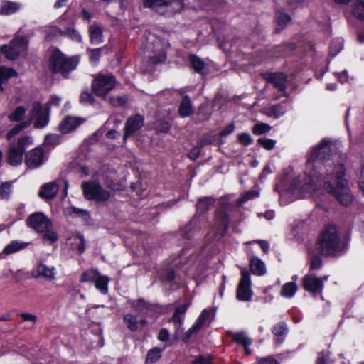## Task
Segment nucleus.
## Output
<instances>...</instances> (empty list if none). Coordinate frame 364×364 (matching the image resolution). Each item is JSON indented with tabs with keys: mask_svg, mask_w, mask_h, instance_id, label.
Segmentation results:
<instances>
[{
	"mask_svg": "<svg viewBox=\"0 0 364 364\" xmlns=\"http://www.w3.org/2000/svg\"><path fill=\"white\" fill-rule=\"evenodd\" d=\"M171 123L161 119H157L154 124V128L157 132H168L171 129Z\"/></svg>",
	"mask_w": 364,
	"mask_h": 364,
	"instance_id": "nucleus-46",
	"label": "nucleus"
},
{
	"mask_svg": "<svg viewBox=\"0 0 364 364\" xmlns=\"http://www.w3.org/2000/svg\"><path fill=\"white\" fill-rule=\"evenodd\" d=\"M31 124V121H24L16 125L14 128H12L6 134V137L8 140H11L14 136L17 135L19 132H21L23 129L28 127Z\"/></svg>",
	"mask_w": 364,
	"mask_h": 364,
	"instance_id": "nucleus-37",
	"label": "nucleus"
},
{
	"mask_svg": "<svg viewBox=\"0 0 364 364\" xmlns=\"http://www.w3.org/2000/svg\"><path fill=\"white\" fill-rule=\"evenodd\" d=\"M63 36H67L71 40L81 43L82 39L80 33L75 28H66L63 31Z\"/></svg>",
	"mask_w": 364,
	"mask_h": 364,
	"instance_id": "nucleus-43",
	"label": "nucleus"
},
{
	"mask_svg": "<svg viewBox=\"0 0 364 364\" xmlns=\"http://www.w3.org/2000/svg\"><path fill=\"white\" fill-rule=\"evenodd\" d=\"M24 151L15 144H11L8 148L6 161L12 166H20L23 162Z\"/></svg>",
	"mask_w": 364,
	"mask_h": 364,
	"instance_id": "nucleus-17",
	"label": "nucleus"
},
{
	"mask_svg": "<svg viewBox=\"0 0 364 364\" xmlns=\"http://www.w3.org/2000/svg\"><path fill=\"white\" fill-rule=\"evenodd\" d=\"M235 124L234 123H231L225 127L220 133L219 136L221 137L226 136L230 134H232L235 130Z\"/></svg>",
	"mask_w": 364,
	"mask_h": 364,
	"instance_id": "nucleus-59",
	"label": "nucleus"
},
{
	"mask_svg": "<svg viewBox=\"0 0 364 364\" xmlns=\"http://www.w3.org/2000/svg\"><path fill=\"white\" fill-rule=\"evenodd\" d=\"M50 109L48 105L43 106L41 103L36 102L33 104L31 110L30 111V119H35L33 127L36 129H42L45 127L49 122Z\"/></svg>",
	"mask_w": 364,
	"mask_h": 364,
	"instance_id": "nucleus-7",
	"label": "nucleus"
},
{
	"mask_svg": "<svg viewBox=\"0 0 364 364\" xmlns=\"http://www.w3.org/2000/svg\"><path fill=\"white\" fill-rule=\"evenodd\" d=\"M20 316L24 322H31L33 324H36L37 322V316L34 314L29 313H22Z\"/></svg>",
	"mask_w": 364,
	"mask_h": 364,
	"instance_id": "nucleus-58",
	"label": "nucleus"
},
{
	"mask_svg": "<svg viewBox=\"0 0 364 364\" xmlns=\"http://www.w3.org/2000/svg\"><path fill=\"white\" fill-rule=\"evenodd\" d=\"M12 192V183L4 182L0 185V198L2 200H9Z\"/></svg>",
	"mask_w": 364,
	"mask_h": 364,
	"instance_id": "nucleus-40",
	"label": "nucleus"
},
{
	"mask_svg": "<svg viewBox=\"0 0 364 364\" xmlns=\"http://www.w3.org/2000/svg\"><path fill=\"white\" fill-rule=\"evenodd\" d=\"M284 100H282V104H276L270 106L265 110V114L269 117H273L274 118H279L282 116L287 109V107L290 106V102L287 95H282Z\"/></svg>",
	"mask_w": 364,
	"mask_h": 364,
	"instance_id": "nucleus-18",
	"label": "nucleus"
},
{
	"mask_svg": "<svg viewBox=\"0 0 364 364\" xmlns=\"http://www.w3.org/2000/svg\"><path fill=\"white\" fill-rule=\"evenodd\" d=\"M258 364H279L276 359L272 357H266L261 358Z\"/></svg>",
	"mask_w": 364,
	"mask_h": 364,
	"instance_id": "nucleus-64",
	"label": "nucleus"
},
{
	"mask_svg": "<svg viewBox=\"0 0 364 364\" xmlns=\"http://www.w3.org/2000/svg\"><path fill=\"white\" fill-rule=\"evenodd\" d=\"M84 122L83 118L67 116L60 123L59 129L62 134H68L76 129Z\"/></svg>",
	"mask_w": 364,
	"mask_h": 364,
	"instance_id": "nucleus-16",
	"label": "nucleus"
},
{
	"mask_svg": "<svg viewBox=\"0 0 364 364\" xmlns=\"http://www.w3.org/2000/svg\"><path fill=\"white\" fill-rule=\"evenodd\" d=\"M158 339L161 341L165 342L169 339V333L167 329L162 328L159 333Z\"/></svg>",
	"mask_w": 364,
	"mask_h": 364,
	"instance_id": "nucleus-63",
	"label": "nucleus"
},
{
	"mask_svg": "<svg viewBox=\"0 0 364 364\" xmlns=\"http://www.w3.org/2000/svg\"><path fill=\"white\" fill-rule=\"evenodd\" d=\"M188 304H184L176 307L173 316L170 318V321H172L174 323L177 333L183 331L181 326L183 322L184 315L188 308Z\"/></svg>",
	"mask_w": 364,
	"mask_h": 364,
	"instance_id": "nucleus-20",
	"label": "nucleus"
},
{
	"mask_svg": "<svg viewBox=\"0 0 364 364\" xmlns=\"http://www.w3.org/2000/svg\"><path fill=\"white\" fill-rule=\"evenodd\" d=\"M302 285L306 291L314 296L321 294L323 289V279L311 273L303 277Z\"/></svg>",
	"mask_w": 364,
	"mask_h": 364,
	"instance_id": "nucleus-13",
	"label": "nucleus"
},
{
	"mask_svg": "<svg viewBox=\"0 0 364 364\" xmlns=\"http://www.w3.org/2000/svg\"><path fill=\"white\" fill-rule=\"evenodd\" d=\"M60 136L57 134H49L46 136L45 141L48 144H56L59 142Z\"/></svg>",
	"mask_w": 364,
	"mask_h": 364,
	"instance_id": "nucleus-61",
	"label": "nucleus"
},
{
	"mask_svg": "<svg viewBox=\"0 0 364 364\" xmlns=\"http://www.w3.org/2000/svg\"><path fill=\"white\" fill-rule=\"evenodd\" d=\"M233 342L243 346L245 353L247 355L251 354L250 346L252 344V340L247 336L246 333L241 332H229Z\"/></svg>",
	"mask_w": 364,
	"mask_h": 364,
	"instance_id": "nucleus-19",
	"label": "nucleus"
},
{
	"mask_svg": "<svg viewBox=\"0 0 364 364\" xmlns=\"http://www.w3.org/2000/svg\"><path fill=\"white\" fill-rule=\"evenodd\" d=\"M109 92H82L80 97V101L82 104L94 105L95 97L101 99H105L107 94Z\"/></svg>",
	"mask_w": 364,
	"mask_h": 364,
	"instance_id": "nucleus-23",
	"label": "nucleus"
},
{
	"mask_svg": "<svg viewBox=\"0 0 364 364\" xmlns=\"http://www.w3.org/2000/svg\"><path fill=\"white\" fill-rule=\"evenodd\" d=\"M123 321L127 328L131 331H136L138 329L139 320L136 316L131 314H125L123 317Z\"/></svg>",
	"mask_w": 364,
	"mask_h": 364,
	"instance_id": "nucleus-30",
	"label": "nucleus"
},
{
	"mask_svg": "<svg viewBox=\"0 0 364 364\" xmlns=\"http://www.w3.org/2000/svg\"><path fill=\"white\" fill-rule=\"evenodd\" d=\"M193 112V107L188 96H185L181 101L179 109L178 114L181 117H186L190 116Z\"/></svg>",
	"mask_w": 364,
	"mask_h": 364,
	"instance_id": "nucleus-26",
	"label": "nucleus"
},
{
	"mask_svg": "<svg viewBox=\"0 0 364 364\" xmlns=\"http://www.w3.org/2000/svg\"><path fill=\"white\" fill-rule=\"evenodd\" d=\"M109 279L106 276L99 275L95 282V287L102 294L108 291Z\"/></svg>",
	"mask_w": 364,
	"mask_h": 364,
	"instance_id": "nucleus-35",
	"label": "nucleus"
},
{
	"mask_svg": "<svg viewBox=\"0 0 364 364\" xmlns=\"http://www.w3.org/2000/svg\"><path fill=\"white\" fill-rule=\"evenodd\" d=\"M310 262V271L319 269L322 265V261L319 256L318 255H311L309 258Z\"/></svg>",
	"mask_w": 364,
	"mask_h": 364,
	"instance_id": "nucleus-50",
	"label": "nucleus"
},
{
	"mask_svg": "<svg viewBox=\"0 0 364 364\" xmlns=\"http://www.w3.org/2000/svg\"><path fill=\"white\" fill-rule=\"evenodd\" d=\"M337 149L336 142L323 139L308 152L306 170L309 171V176L300 187L302 197L311 195L317 188L323 186L342 205H348L351 203L353 196L347 181L344 178L345 168L343 164H338L332 173L323 176L324 169L323 162L329 160L331 156L336 155Z\"/></svg>",
	"mask_w": 364,
	"mask_h": 364,
	"instance_id": "nucleus-1",
	"label": "nucleus"
},
{
	"mask_svg": "<svg viewBox=\"0 0 364 364\" xmlns=\"http://www.w3.org/2000/svg\"><path fill=\"white\" fill-rule=\"evenodd\" d=\"M251 243H258L260 245V247L262 248V250L265 253H267L269 250V242L266 240H253L251 242H246V245L251 244Z\"/></svg>",
	"mask_w": 364,
	"mask_h": 364,
	"instance_id": "nucleus-60",
	"label": "nucleus"
},
{
	"mask_svg": "<svg viewBox=\"0 0 364 364\" xmlns=\"http://www.w3.org/2000/svg\"><path fill=\"white\" fill-rule=\"evenodd\" d=\"M164 348H154L150 350L146 355V362L148 363H156L161 356V352Z\"/></svg>",
	"mask_w": 364,
	"mask_h": 364,
	"instance_id": "nucleus-38",
	"label": "nucleus"
},
{
	"mask_svg": "<svg viewBox=\"0 0 364 364\" xmlns=\"http://www.w3.org/2000/svg\"><path fill=\"white\" fill-rule=\"evenodd\" d=\"M266 78L275 88L280 91L286 90L287 76L284 73H269L267 75Z\"/></svg>",
	"mask_w": 364,
	"mask_h": 364,
	"instance_id": "nucleus-21",
	"label": "nucleus"
},
{
	"mask_svg": "<svg viewBox=\"0 0 364 364\" xmlns=\"http://www.w3.org/2000/svg\"><path fill=\"white\" fill-rule=\"evenodd\" d=\"M85 197L87 200L105 202L110 197V193L104 189L97 181H87L82 183Z\"/></svg>",
	"mask_w": 364,
	"mask_h": 364,
	"instance_id": "nucleus-6",
	"label": "nucleus"
},
{
	"mask_svg": "<svg viewBox=\"0 0 364 364\" xmlns=\"http://www.w3.org/2000/svg\"><path fill=\"white\" fill-rule=\"evenodd\" d=\"M26 112V110L23 107L18 106L9 115V119L11 122H20L24 118Z\"/></svg>",
	"mask_w": 364,
	"mask_h": 364,
	"instance_id": "nucleus-39",
	"label": "nucleus"
},
{
	"mask_svg": "<svg viewBox=\"0 0 364 364\" xmlns=\"http://www.w3.org/2000/svg\"><path fill=\"white\" fill-rule=\"evenodd\" d=\"M257 143L267 150H272L274 148L276 141L267 138H259Z\"/></svg>",
	"mask_w": 364,
	"mask_h": 364,
	"instance_id": "nucleus-51",
	"label": "nucleus"
},
{
	"mask_svg": "<svg viewBox=\"0 0 364 364\" xmlns=\"http://www.w3.org/2000/svg\"><path fill=\"white\" fill-rule=\"evenodd\" d=\"M33 144V139L30 136H23L20 137L18 139V141L15 145L18 146L23 151L25 152V150L27 147Z\"/></svg>",
	"mask_w": 364,
	"mask_h": 364,
	"instance_id": "nucleus-47",
	"label": "nucleus"
},
{
	"mask_svg": "<svg viewBox=\"0 0 364 364\" xmlns=\"http://www.w3.org/2000/svg\"><path fill=\"white\" fill-rule=\"evenodd\" d=\"M318 251L324 256H336L342 253L341 238L334 225L325 228L318 239Z\"/></svg>",
	"mask_w": 364,
	"mask_h": 364,
	"instance_id": "nucleus-2",
	"label": "nucleus"
},
{
	"mask_svg": "<svg viewBox=\"0 0 364 364\" xmlns=\"http://www.w3.org/2000/svg\"><path fill=\"white\" fill-rule=\"evenodd\" d=\"M79 63L77 55L68 57L58 48H53L48 60V68L53 73H60L68 77L70 72L74 70Z\"/></svg>",
	"mask_w": 364,
	"mask_h": 364,
	"instance_id": "nucleus-3",
	"label": "nucleus"
},
{
	"mask_svg": "<svg viewBox=\"0 0 364 364\" xmlns=\"http://www.w3.org/2000/svg\"><path fill=\"white\" fill-rule=\"evenodd\" d=\"M215 203L214 198L211 197H205L200 198L196 204V208L201 213L205 212L210 210Z\"/></svg>",
	"mask_w": 364,
	"mask_h": 364,
	"instance_id": "nucleus-29",
	"label": "nucleus"
},
{
	"mask_svg": "<svg viewBox=\"0 0 364 364\" xmlns=\"http://www.w3.org/2000/svg\"><path fill=\"white\" fill-rule=\"evenodd\" d=\"M316 364H333V360L330 358V352L328 350L319 352Z\"/></svg>",
	"mask_w": 364,
	"mask_h": 364,
	"instance_id": "nucleus-45",
	"label": "nucleus"
},
{
	"mask_svg": "<svg viewBox=\"0 0 364 364\" xmlns=\"http://www.w3.org/2000/svg\"><path fill=\"white\" fill-rule=\"evenodd\" d=\"M214 141V139L212 136L205 135L198 142V146L202 148L205 146L211 144Z\"/></svg>",
	"mask_w": 364,
	"mask_h": 364,
	"instance_id": "nucleus-57",
	"label": "nucleus"
},
{
	"mask_svg": "<svg viewBox=\"0 0 364 364\" xmlns=\"http://www.w3.org/2000/svg\"><path fill=\"white\" fill-rule=\"evenodd\" d=\"M353 13L358 18L364 20V1L356 0L354 6Z\"/></svg>",
	"mask_w": 364,
	"mask_h": 364,
	"instance_id": "nucleus-49",
	"label": "nucleus"
},
{
	"mask_svg": "<svg viewBox=\"0 0 364 364\" xmlns=\"http://www.w3.org/2000/svg\"><path fill=\"white\" fill-rule=\"evenodd\" d=\"M45 33L48 40H52L58 36H62L63 31L55 26H48L45 28Z\"/></svg>",
	"mask_w": 364,
	"mask_h": 364,
	"instance_id": "nucleus-42",
	"label": "nucleus"
},
{
	"mask_svg": "<svg viewBox=\"0 0 364 364\" xmlns=\"http://www.w3.org/2000/svg\"><path fill=\"white\" fill-rule=\"evenodd\" d=\"M144 5L156 11L166 7L168 9L169 12L177 13L182 10L183 0H144Z\"/></svg>",
	"mask_w": 364,
	"mask_h": 364,
	"instance_id": "nucleus-8",
	"label": "nucleus"
},
{
	"mask_svg": "<svg viewBox=\"0 0 364 364\" xmlns=\"http://www.w3.org/2000/svg\"><path fill=\"white\" fill-rule=\"evenodd\" d=\"M250 274L247 271H242V277L237 289L236 297L239 301H249L252 299Z\"/></svg>",
	"mask_w": 364,
	"mask_h": 364,
	"instance_id": "nucleus-9",
	"label": "nucleus"
},
{
	"mask_svg": "<svg viewBox=\"0 0 364 364\" xmlns=\"http://www.w3.org/2000/svg\"><path fill=\"white\" fill-rule=\"evenodd\" d=\"M31 277L34 279L43 278L48 281H54L56 279V269L53 266H50L39 262L32 269L31 272Z\"/></svg>",
	"mask_w": 364,
	"mask_h": 364,
	"instance_id": "nucleus-14",
	"label": "nucleus"
},
{
	"mask_svg": "<svg viewBox=\"0 0 364 364\" xmlns=\"http://www.w3.org/2000/svg\"><path fill=\"white\" fill-rule=\"evenodd\" d=\"M144 124V117L140 114L129 116L124 125L123 139L124 141L134 133L141 129Z\"/></svg>",
	"mask_w": 364,
	"mask_h": 364,
	"instance_id": "nucleus-12",
	"label": "nucleus"
},
{
	"mask_svg": "<svg viewBox=\"0 0 364 364\" xmlns=\"http://www.w3.org/2000/svg\"><path fill=\"white\" fill-rule=\"evenodd\" d=\"M188 61L192 68L198 73L202 74L205 68V62L196 55H190Z\"/></svg>",
	"mask_w": 364,
	"mask_h": 364,
	"instance_id": "nucleus-27",
	"label": "nucleus"
},
{
	"mask_svg": "<svg viewBox=\"0 0 364 364\" xmlns=\"http://www.w3.org/2000/svg\"><path fill=\"white\" fill-rule=\"evenodd\" d=\"M102 48H96V49H91L89 50V58L90 60L92 62H96L99 60L101 54H102Z\"/></svg>",
	"mask_w": 364,
	"mask_h": 364,
	"instance_id": "nucleus-56",
	"label": "nucleus"
},
{
	"mask_svg": "<svg viewBox=\"0 0 364 364\" xmlns=\"http://www.w3.org/2000/svg\"><path fill=\"white\" fill-rule=\"evenodd\" d=\"M100 273L97 270L89 269L84 272L80 279L81 282H95Z\"/></svg>",
	"mask_w": 364,
	"mask_h": 364,
	"instance_id": "nucleus-41",
	"label": "nucleus"
},
{
	"mask_svg": "<svg viewBox=\"0 0 364 364\" xmlns=\"http://www.w3.org/2000/svg\"><path fill=\"white\" fill-rule=\"evenodd\" d=\"M297 291V285L295 282H289L284 284L280 291V295L286 298H291Z\"/></svg>",
	"mask_w": 364,
	"mask_h": 364,
	"instance_id": "nucleus-28",
	"label": "nucleus"
},
{
	"mask_svg": "<svg viewBox=\"0 0 364 364\" xmlns=\"http://www.w3.org/2000/svg\"><path fill=\"white\" fill-rule=\"evenodd\" d=\"M72 211L73 213L82 217L85 220H87L88 218H89V214L88 213L83 210V209H80V208H75V207H73L72 208Z\"/></svg>",
	"mask_w": 364,
	"mask_h": 364,
	"instance_id": "nucleus-62",
	"label": "nucleus"
},
{
	"mask_svg": "<svg viewBox=\"0 0 364 364\" xmlns=\"http://www.w3.org/2000/svg\"><path fill=\"white\" fill-rule=\"evenodd\" d=\"M107 99L109 103L114 107H120L125 105L128 101L129 97L127 95H116V96H107L105 100Z\"/></svg>",
	"mask_w": 364,
	"mask_h": 364,
	"instance_id": "nucleus-33",
	"label": "nucleus"
},
{
	"mask_svg": "<svg viewBox=\"0 0 364 364\" xmlns=\"http://www.w3.org/2000/svg\"><path fill=\"white\" fill-rule=\"evenodd\" d=\"M250 267L252 272L255 275L261 276L266 273V267L264 263L257 257L250 258Z\"/></svg>",
	"mask_w": 364,
	"mask_h": 364,
	"instance_id": "nucleus-24",
	"label": "nucleus"
},
{
	"mask_svg": "<svg viewBox=\"0 0 364 364\" xmlns=\"http://www.w3.org/2000/svg\"><path fill=\"white\" fill-rule=\"evenodd\" d=\"M27 223L35 231L43 234L44 242L51 245L58 240V237L53 230V223L44 213L36 212L31 214Z\"/></svg>",
	"mask_w": 364,
	"mask_h": 364,
	"instance_id": "nucleus-5",
	"label": "nucleus"
},
{
	"mask_svg": "<svg viewBox=\"0 0 364 364\" xmlns=\"http://www.w3.org/2000/svg\"><path fill=\"white\" fill-rule=\"evenodd\" d=\"M21 8V4L17 2L3 1L0 6V15H11Z\"/></svg>",
	"mask_w": 364,
	"mask_h": 364,
	"instance_id": "nucleus-25",
	"label": "nucleus"
},
{
	"mask_svg": "<svg viewBox=\"0 0 364 364\" xmlns=\"http://www.w3.org/2000/svg\"><path fill=\"white\" fill-rule=\"evenodd\" d=\"M211 114L207 110V107H200L197 113L198 120L200 122L208 120Z\"/></svg>",
	"mask_w": 364,
	"mask_h": 364,
	"instance_id": "nucleus-53",
	"label": "nucleus"
},
{
	"mask_svg": "<svg viewBox=\"0 0 364 364\" xmlns=\"http://www.w3.org/2000/svg\"><path fill=\"white\" fill-rule=\"evenodd\" d=\"M276 18L277 23L276 31L277 32L284 29L286 25L291 21L290 16L282 11H278L276 13Z\"/></svg>",
	"mask_w": 364,
	"mask_h": 364,
	"instance_id": "nucleus-32",
	"label": "nucleus"
},
{
	"mask_svg": "<svg viewBox=\"0 0 364 364\" xmlns=\"http://www.w3.org/2000/svg\"><path fill=\"white\" fill-rule=\"evenodd\" d=\"M90 41L92 44H99L102 42V28L96 22H94L88 27Z\"/></svg>",
	"mask_w": 364,
	"mask_h": 364,
	"instance_id": "nucleus-22",
	"label": "nucleus"
},
{
	"mask_svg": "<svg viewBox=\"0 0 364 364\" xmlns=\"http://www.w3.org/2000/svg\"><path fill=\"white\" fill-rule=\"evenodd\" d=\"M259 195V192L257 190L248 191L242 194L241 200L242 202H246L249 200H252L258 197Z\"/></svg>",
	"mask_w": 364,
	"mask_h": 364,
	"instance_id": "nucleus-54",
	"label": "nucleus"
},
{
	"mask_svg": "<svg viewBox=\"0 0 364 364\" xmlns=\"http://www.w3.org/2000/svg\"><path fill=\"white\" fill-rule=\"evenodd\" d=\"M154 55L149 56L148 63L150 65L160 63L165 61L166 58V53L161 49L154 50Z\"/></svg>",
	"mask_w": 364,
	"mask_h": 364,
	"instance_id": "nucleus-36",
	"label": "nucleus"
},
{
	"mask_svg": "<svg viewBox=\"0 0 364 364\" xmlns=\"http://www.w3.org/2000/svg\"><path fill=\"white\" fill-rule=\"evenodd\" d=\"M239 143L244 146H248L253 142L251 135L248 133H242L237 136Z\"/></svg>",
	"mask_w": 364,
	"mask_h": 364,
	"instance_id": "nucleus-52",
	"label": "nucleus"
},
{
	"mask_svg": "<svg viewBox=\"0 0 364 364\" xmlns=\"http://www.w3.org/2000/svg\"><path fill=\"white\" fill-rule=\"evenodd\" d=\"M60 183H64L65 188V193L67 194V189L68 187V183L67 181H53L48 183H46L43 185L38 192V196L45 199V200H50L53 199L57 194Z\"/></svg>",
	"mask_w": 364,
	"mask_h": 364,
	"instance_id": "nucleus-15",
	"label": "nucleus"
},
{
	"mask_svg": "<svg viewBox=\"0 0 364 364\" xmlns=\"http://www.w3.org/2000/svg\"><path fill=\"white\" fill-rule=\"evenodd\" d=\"M28 245L27 243L21 242L16 240L11 241L4 249L3 252L5 254H11L24 249Z\"/></svg>",
	"mask_w": 364,
	"mask_h": 364,
	"instance_id": "nucleus-31",
	"label": "nucleus"
},
{
	"mask_svg": "<svg viewBox=\"0 0 364 364\" xmlns=\"http://www.w3.org/2000/svg\"><path fill=\"white\" fill-rule=\"evenodd\" d=\"M272 332L276 336H284L288 332L287 326L284 322H280L279 323H277L273 326Z\"/></svg>",
	"mask_w": 364,
	"mask_h": 364,
	"instance_id": "nucleus-44",
	"label": "nucleus"
},
{
	"mask_svg": "<svg viewBox=\"0 0 364 364\" xmlns=\"http://www.w3.org/2000/svg\"><path fill=\"white\" fill-rule=\"evenodd\" d=\"M16 72L12 68L0 67V90H3L2 84L9 78L16 76Z\"/></svg>",
	"mask_w": 364,
	"mask_h": 364,
	"instance_id": "nucleus-34",
	"label": "nucleus"
},
{
	"mask_svg": "<svg viewBox=\"0 0 364 364\" xmlns=\"http://www.w3.org/2000/svg\"><path fill=\"white\" fill-rule=\"evenodd\" d=\"M45 161L43 149L38 146L25 154V164L30 169H36L42 166Z\"/></svg>",
	"mask_w": 364,
	"mask_h": 364,
	"instance_id": "nucleus-11",
	"label": "nucleus"
},
{
	"mask_svg": "<svg viewBox=\"0 0 364 364\" xmlns=\"http://www.w3.org/2000/svg\"><path fill=\"white\" fill-rule=\"evenodd\" d=\"M219 217L220 220V225L223 228L222 235H225L228 229V215L225 213H221Z\"/></svg>",
	"mask_w": 364,
	"mask_h": 364,
	"instance_id": "nucleus-55",
	"label": "nucleus"
},
{
	"mask_svg": "<svg viewBox=\"0 0 364 364\" xmlns=\"http://www.w3.org/2000/svg\"><path fill=\"white\" fill-rule=\"evenodd\" d=\"M271 127L265 123H257L252 128V133L255 135H260L269 132Z\"/></svg>",
	"mask_w": 364,
	"mask_h": 364,
	"instance_id": "nucleus-48",
	"label": "nucleus"
},
{
	"mask_svg": "<svg viewBox=\"0 0 364 364\" xmlns=\"http://www.w3.org/2000/svg\"><path fill=\"white\" fill-rule=\"evenodd\" d=\"M33 31L26 33L23 28H20L9 43L1 47V51L7 59L16 60L21 53L27 52L29 38L33 36Z\"/></svg>",
	"mask_w": 364,
	"mask_h": 364,
	"instance_id": "nucleus-4",
	"label": "nucleus"
},
{
	"mask_svg": "<svg viewBox=\"0 0 364 364\" xmlns=\"http://www.w3.org/2000/svg\"><path fill=\"white\" fill-rule=\"evenodd\" d=\"M117 81L112 75L100 73L92 82V91H111L116 88Z\"/></svg>",
	"mask_w": 364,
	"mask_h": 364,
	"instance_id": "nucleus-10",
	"label": "nucleus"
}]
</instances>
